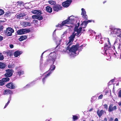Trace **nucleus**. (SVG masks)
I'll use <instances>...</instances> for the list:
<instances>
[{
    "instance_id": "obj_43",
    "label": "nucleus",
    "mask_w": 121,
    "mask_h": 121,
    "mask_svg": "<svg viewBox=\"0 0 121 121\" xmlns=\"http://www.w3.org/2000/svg\"><path fill=\"white\" fill-rule=\"evenodd\" d=\"M103 97V95L102 94H101L98 97V99H102Z\"/></svg>"
},
{
    "instance_id": "obj_35",
    "label": "nucleus",
    "mask_w": 121,
    "mask_h": 121,
    "mask_svg": "<svg viewBox=\"0 0 121 121\" xmlns=\"http://www.w3.org/2000/svg\"><path fill=\"white\" fill-rule=\"evenodd\" d=\"M25 34L30 32L31 31L30 30V29H25Z\"/></svg>"
},
{
    "instance_id": "obj_42",
    "label": "nucleus",
    "mask_w": 121,
    "mask_h": 121,
    "mask_svg": "<svg viewBox=\"0 0 121 121\" xmlns=\"http://www.w3.org/2000/svg\"><path fill=\"white\" fill-rule=\"evenodd\" d=\"M117 31V29H114L112 31V32L113 34H116V31Z\"/></svg>"
},
{
    "instance_id": "obj_9",
    "label": "nucleus",
    "mask_w": 121,
    "mask_h": 121,
    "mask_svg": "<svg viewBox=\"0 0 121 121\" xmlns=\"http://www.w3.org/2000/svg\"><path fill=\"white\" fill-rule=\"evenodd\" d=\"M77 25L75 26L74 28V31H76V32H78V34L80 33L81 34L82 33L81 32L82 29V27H80L79 28V29L78 28L80 25V23H77Z\"/></svg>"
},
{
    "instance_id": "obj_4",
    "label": "nucleus",
    "mask_w": 121,
    "mask_h": 121,
    "mask_svg": "<svg viewBox=\"0 0 121 121\" xmlns=\"http://www.w3.org/2000/svg\"><path fill=\"white\" fill-rule=\"evenodd\" d=\"M14 32L13 29L11 27H8L6 29L5 34L8 36H10L12 35V33H14Z\"/></svg>"
},
{
    "instance_id": "obj_47",
    "label": "nucleus",
    "mask_w": 121,
    "mask_h": 121,
    "mask_svg": "<svg viewBox=\"0 0 121 121\" xmlns=\"http://www.w3.org/2000/svg\"><path fill=\"white\" fill-rule=\"evenodd\" d=\"M117 55H118V54L117 53H116L115 54V53L114 54V55L113 56L114 57H115L116 58H118V57H117V56H116Z\"/></svg>"
},
{
    "instance_id": "obj_3",
    "label": "nucleus",
    "mask_w": 121,
    "mask_h": 121,
    "mask_svg": "<svg viewBox=\"0 0 121 121\" xmlns=\"http://www.w3.org/2000/svg\"><path fill=\"white\" fill-rule=\"evenodd\" d=\"M76 31H74L73 32L72 34L69 37V42H71L72 41L73 42L74 40V39L75 38V36H76L77 37H79L81 35V34H78V32L75 33Z\"/></svg>"
},
{
    "instance_id": "obj_61",
    "label": "nucleus",
    "mask_w": 121,
    "mask_h": 121,
    "mask_svg": "<svg viewBox=\"0 0 121 121\" xmlns=\"http://www.w3.org/2000/svg\"><path fill=\"white\" fill-rule=\"evenodd\" d=\"M17 3H20L21 4V3H22V2H21V1H18L17 2Z\"/></svg>"
},
{
    "instance_id": "obj_26",
    "label": "nucleus",
    "mask_w": 121,
    "mask_h": 121,
    "mask_svg": "<svg viewBox=\"0 0 121 121\" xmlns=\"http://www.w3.org/2000/svg\"><path fill=\"white\" fill-rule=\"evenodd\" d=\"M72 44V43H71V42H69V41L68 42V43L67 44V45H68V46L66 48V49L67 50H68L69 48H70V46Z\"/></svg>"
},
{
    "instance_id": "obj_31",
    "label": "nucleus",
    "mask_w": 121,
    "mask_h": 121,
    "mask_svg": "<svg viewBox=\"0 0 121 121\" xmlns=\"http://www.w3.org/2000/svg\"><path fill=\"white\" fill-rule=\"evenodd\" d=\"M82 13L81 15H82L83 14H86V12L85 10V9L83 8H82L81 9Z\"/></svg>"
},
{
    "instance_id": "obj_17",
    "label": "nucleus",
    "mask_w": 121,
    "mask_h": 121,
    "mask_svg": "<svg viewBox=\"0 0 121 121\" xmlns=\"http://www.w3.org/2000/svg\"><path fill=\"white\" fill-rule=\"evenodd\" d=\"M22 51H15L14 53V56L16 57H17L20 55L22 53Z\"/></svg>"
},
{
    "instance_id": "obj_40",
    "label": "nucleus",
    "mask_w": 121,
    "mask_h": 121,
    "mask_svg": "<svg viewBox=\"0 0 121 121\" xmlns=\"http://www.w3.org/2000/svg\"><path fill=\"white\" fill-rule=\"evenodd\" d=\"M38 15H33L32 16V18L33 19L36 18L37 19Z\"/></svg>"
},
{
    "instance_id": "obj_39",
    "label": "nucleus",
    "mask_w": 121,
    "mask_h": 121,
    "mask_svg": "<svg viewBox=\"0 0 121 121\" xmlns=\"http://www.w3.org/2000/svg\"><path fill=\"white\" fill-rule=\"evenodd\" d=\"M118 97L121 98V90H120L119 91Z\"/></svg>"
},
{
    "instance_id": "obj_62",
    "label": "nucleus",
    "mask_w": 121,
    "mask_h": 121,
    "mask_svg": "<svg viewBox=\"0 0 121 121\" xmlns=\"http://www.w3.org/2000/svg\"><path fill=\"white\" fill-rule=\"evenodd\" d=\"M114 81V80L113 79H112V80H111L110 81V82H113Z\"/></svg>"
},
{
    "instance_id": "obj_64",
    "label": "nucleus",
    "mask_w": 121,
    "mask_h": 121,
    "mask_svg": "<svg viewBox=\"0 0 121 121\" xmlns=\"http://www.w3.org/2000/svg\"><path fill=\"white\" fill-rule=\"evenodd\" d=\"M10 100H9L8 101V102H7V103H8V104H9V103H10Z\"/></svg>"
},
{
    "instance_id": "obj_18",
    "label": "nucleus",
    "mask_w": 121,
    "mask_h": 121,
    "mask_svg": "<svg viewBox=\"0 0 121 121\" xmlns=\"http://www.w3.org/2000/svg\"><path fill=\"white\" fill-rule=\"evenodd\" d=\"M3 54L6 55L7 56H11L13 55L11 51L10 50L6 51H5L3 52Z\"/></svg>"
},
{
    "instance_id": "obj_32",
    "label": "nucleus",
    "mask_w": 121,
    "mask_h": 121,
    "mask_svg": "<svg viewBox=\"0 0 121 121\" xmlns=\"http://www.w3.org/2000/svg\"><path fill=\"white\" fill-rule=\"evenodd\" d=\"M24 74V72L21 70L20 71L17 72V74L19 76L22 74Z\"/></svg>"
},
{
    "instance_id": "obj_16",
    "label": "nucleus",
    "mask_w": 121,
    "mask_h": 121,
    "mask_svg": "<svg viewBox=\"0 0 121 121\" xmlns=\"http://www.w3.org/2000/svg\"><path fill=\"white\" fill-rule=\"evenodd\" d=\"M93 22V23L95 22V21L93 20H88L87 21H83V22L81 24H84V25L85 27H86L87 24L89 23L90 22Z\"/></svg>"
},
{
    "instance_id": "obj_52",
    "label": "nucleus",
    "mask_w": 121,
    "mask_h": 121,
    "mask_svg": "<svg viewBox=\"0 0 121 121\" xmlns=\"http://www.w3.org/2000/svg\"><path fill=\"white\" fill-rule=\"evenodd\" d=\"M8 67L9 68H12V66L10 65H8Z\"/></svg>"
},
{
    "instance_id": "obj_36",
    "label": "nucleus",
    "mask_w": 121,
    "mask_h": 121,
    "mask_svg": "<svg viewBox=\"0 0 121 121\" xmlns=\"http://www.w3.org/2000/svg\"><path fill=\"white\" fill-rule=\"evenodd\" d=\"M24 25L26 26H30V24L29 22H25L24 23Z\"/></svg>"
},
{
    "instance_id": "obj_6",
    "label": "nucleus",
    "mask_w": 121,
    "mask_h": 121,
    "mask_svg": "<svg viewBox=\"0 0 121 121\" xmlns=\"http://www.w3.org/2000/svg\"><path fill=\"white\" fill-rule=\"evenodd\" d=\"M6 73L4 74L5 77H10L12 76L13 75V70L12 69H7L5 70Z\"/></svg>"
},
{
    "instance_id": "obj_5",
    "label": "nucleus",
    "mask_w": 121,
    "mask_h": 121,
    "mask_svg": "<svg viewBox=\"0 0 121 121\" xmlns=\"http://www.w3.org/2000/svg\"><path fill=\"white\" fill-rule=\"evenodd\" d=\"M108 45L107 43H105L104 45V54L105 55H107V53L106 52L107 50L109 49V48H110L111 47V43H110L109 40L108 38Z\"/></svg>"
},
{
    "instance_id": "obj_60",
    "label": "nucleus",
    "mask_w": 121,
    "mask_h": 121,
    "mask_svg": "<svg viewBox=\"0 0 121 121\" xmlns=\"http://www.w3.org/2000/svg\"><path fill=\"white\" fill-rule=\"evenodd\" d=\"M104 120L105 121H107V119L106 117L104 118Z\"/></svg>"
},
{
    "instance_id": "obj_55",
    "label": "nucleus",
    "mask_w": 121,
    "mask_h": 121,
    "mask_svg": "<svg viewBox=\"0 0 121 121\" xmlns=\"http://www.w3.org/2000/svg\"><path fill=\"white\" fill-rule=\"evenodd\" d=\"M33 21L35 22V23H37L38 22V21L37 20H36L35 19H34L33 20Z\"/></svg>"
},
{
    "instance_id": "obj_58",
    "label": "nucleus",
    "mask_w": 121,
    "mask_h": 121,
    "mask_svg": "<svg viewBox=\"0 0 121 121\" xmlns=\"http://www.w3.org/2000/svg\"><path fill=\"white\" fill-rule=\"evenodd\" d=\"M114 121H118V119L117 118H116L115 119Z\"/></svg>"
},
{
    "instance_id": "obj_45",
    "label": "nucleus",
    "mask_w": 121,
    "mask_h": 121,
    "mask_svg": "<svg viewBox=\"0 0 121 121\" xmlns=\"http://www.w3.org/2000/svg\"><path fill=\"white\" fill-rule=\"evenodd\" d=\"M104 108H105L106 109H107L108 108V106L107 104H105L103 105Z\"/></svg>"
},
{
    "instance_id": "obj_10",
    "label": "nucleus",
    "mask_w": 121,
    "mask_h": 121,
    "mask_svg": "<svg viewBox=\"0 0 121 121\" xmlns=\"http://www.w3.org/2000/svg\"><path fill=\"white\" fill-rule=\"evenodd\" d=\"M72 2L71 0H67L63 2L62 4L63 7H67L69 6Z\"/></svg>"
},
{
    "instance_id": "obj_53",
    "label": "nucleus",
    "mask_w": 121,
    "mask_h": 121,
    "mask_svg": "<svg viewBox=\"0 0 121 121\" xmlns=\"http://www.w3.org/2000/svg\"><path fill=\"white\" fill-rule=\"evenodd\" d=\"M30 86V84H27L25 86V87H29Z\"/></svg>"
},
{
    "instance_id": "obj_41",
    "label": "nucleus",
    "mask_w": 121,
    "mask_h": 121,
    "mask_svg": "<svg viewBox=\"0 0 121 121\" xmlns=\"http://www.w3.org/2000/svg\"><path fill=\"white\" fill-rule=\"evenodd\" d=\"M22 14H19L18 15H17V17L18 18H21L22 17H23V16H21Z\"/></svg>"
},
{
    "instance_id": "obj_46",
    "label": "nucleus",
    "mask_w": 121,
    "mask_h": 121,
    "mask_svg": "<svg viewBox=\"0 0 121 121\" xmlns=\"http://www.w3.org/2000/svg\"><path fill=\"white\" fill-rule=\"evenodd\" d=\"M46 78H45V77L44 78H43L42 79V82H43V83H44V82L45 81L46 79Z\"/></svg>"
},
{
    "instance_id": "obj_7",
    "label": "nucleus",
    "mask_w": 121,
    "mask_h": 121,
    "mask_svg": "<svg viewBox=\"0 0 121 121\" xmlns=\"http://www.w3.org/2000/svg\"><path fill=\"white\" fill-rule=\"evenodd\" d=\"M56 59V57H53L51 58H49L48 59H47L46 61L44 63V64L46 65L48 64L52 63V65H53Z\"/></svg>"
},
{
    "instance_id": "obj_27",
    "label": "nucleus",
    "mask_w": 121,
    "mask_h": 121,
    "mask_svg": "<svg viewBox=\"0 0 121 121\" xmlns=\"http://www.w3.org/2000/svg\"><path fill=\"white\" fill-rule=\"evenodd\" d=\"M55 67H56L55 65H51L50 68L49 70H51V71L52 72V71L54 70L55 69Z\"/></svg>"
},
{
    "instance_id": "obj_1",
    "label": "nucleus",
    "mask_w": 121,
    "mask_h": 121,
    "mask_svg": "<svg viewBox=\"0 0 121 121\" xmlns=\"http://www.w3.org/2000/svg\"><path fill=\"white\" fill-rule=\"evenodd\" d=\"M83 46V45H82L79 46V45L78 43H77L75 45H72L68 50L69 52L71 53V54H70V55L71 56L74 54H77L76 52L78 50L79 48H80L79 49L81 51L82 49V48H81V47Z\"/></svg>"
},
{
    "instance_id": "obj_20",
    "label": "nucleus",
    "mask_w": 121,
    "mask_h": 121,
    "mask_svg": "<svg viewBox=\"0 0 121 121\" xmlns=\"http://www.w3.org/2000/svg\"><path fill=\"white\" fill-rule=\"evenodd\" d=\"M27 38V37L26 35H22L19 38L18 40L20 41H22L23 40L26 39Z\"/></svg>"
},
{
    "instance_id": "obj_23",
    "label": "nucleus",
    "mask_w": 121,
    "mask_h": 121,
    "mask_svg": "<svg viewBox=\"0 0 121 121\" xmlns=\"http://www.w3.org/2000/svg\"><path fill=\"white\" fill-rule=\"evenodd\" d=\"M116 35H117V36L120 35V36L121 37V32L120 29H117Z\"/></svg>"
},
{
    "instance_id": "obj_49",
    "label": "nucleus",
    "mask_w": 121,
    "mask_h": 121,
    "mask_svg": "<svg viewBox=\"0 0 121 121\" xmlns=\"http://www.w3.org/2000/svg\"><path fill=\"white\" fill-rule=\"evenodd\" d=\"M9 47L11 48H13V44H11L10 45Z\"/></svg>"
},
{
    "instance_id": "obj_56",
    "label": "nucleus",
    "mask_w": 121,
    "mask_h": 121,
    "mask_svg": "<svg viewBox=\"0 0 121 121\" xmlns=\"http://www.w3.org/2000/svg\"><path fill=\"white\" fill-rule=\"evenodd\" d=\"M8 105V103H6L4 107V108H5Z\"/></svg>"
},
{
    "instance_id": "obj_2",
    "label": "nucleus",
    "mask_w": 121,
    "mask_h": 121,
    "mask_svg": "<svg viewBox=\"0 0 121 121\" xmlns=\"http://www.w3.org/2000/svg\"><path fill=\"white\" fill-rule=\"evenodd\" d=\"M70 17H68V18L63 21L61 24H58L56 26V27H59L60 28L62 27L65 24H68L71 22V21L73 22L74 21L73 19H71L70 18Z\"/></svg>"
},
{
    "instance_id": "obj_29",
    "label": "nucleus",
    "mask_w": 121,
    "mask_h": 121,
    "mask_svg": "<svg viewBox=\"0 0 121 121\" xmlns=\"http://www.w3.org/2000/svg\"><path fill=\"white\" fill-rule=\"evenodd\" d=\"M82 17L85 20H87L88 17L86 14L82 15Z\"/></svg>"
},
{
    "instance_id": "obj_22",
    "label": "nucleus",
    "mask_w": 121,
    "mask_h": 121,
    "mask_svg": "<svg viewBox=\"0 0 121 121\" xmlns=\"http://www.w3.org/2000/svg\"><path fill=\"white\" fill-rule=\"evenodd\" d=\"M46 9V11L49 13H51L52 11V8L49 6H47Z\"/></svg>"
},
{
    "instance_id": "obj_38",
    "label": "nucleus",
    "mask_w": 121,
    "mask_h": 121,
    "mask_svg": "<svg viewBox=\"0 0 121 121\" xmlns=\"http://www.w3.org/2000/svg\"><path fill=\"white\" fill-rule=\"evenodd\" d=\"M52 72L51 71H50L45 76V78H47V77L49 76L50 74Z\"/></svg>"
},
{
    "instance_id": "obj_15",
    "label": "nucleus",
    "mask_w": 121,
    "mask_h": 121,
    "mask_svg": "<svg viewBox=\"0 0 121 121\" xmlns=\"http://www.w3.org/2000/svg\"><path fill=\"white\" fill-rule=\"evenodd\" d=\"M25 29L22 28L18 30L17 33L18 35H21L25 34Z\"/></svg>"
},
{
    "instance_id": "obj_37",
    "label": "nucleus",
    "mask_w": 121,
    "mask_h": 121,
    "mask_svg": "<svg viewBox=\"0 0 121 121\" xmlns=\"http://www.w3.org/2000/svg\"><path fill=\"white\" fill-rule=\"evenodd\" d=\"M4 13V12L3 10L0 9V15H3Z\"/></svg>"
},
{
    "instance_id": "obj_14",
    "label": "nucleus",
    "mask_w": 121,
    "mask_h": 121,
    "mask_svg": "<svg viewBox=\"0 0 121 121\" xmlns=\"http://www.w3.org/2000/svg\"><path fill=\"white\" fill-rule=\"evenodd\" d=\"M31 13L34 14H36L37 15H41L42 14V12L40 10H35L32 11Z\"/></svg>"
},
{
    "instance_id": "obj_50",
    "label": "nucleus",
    "mask_w": 121,
    "mask_h": 121,
    "mask_svg": "<svg viewBox=\"0 0 121 121\" xmlns=\"http://www.w3.org/2000/svg\"><path fill=\"white\" fill-rule=\"evenodd\" d=\"M113 119L111 117L110 118L109 121H113Z\"/></svg>"
},
{
    "instance_id": "obj_11",
    "label": "nucleus",
    "mask_w": 121,
    "mask_h": 121,
    "mask_svg": "<svg viewBox=\"0 0 121 121\" xmlns=\"http://www.w3.org/2000/svg\"><path fill=\"white\" fill-rule=\"evenodd\" d=\"M113 104H110L109 106L108 111L109 112H111L114 110H116L117 109V106L115 105L113 106Z\"/></svg>"
},
{
    "instance_id": "obj_25",
    "label": "nucleus",
    "mask_w": 121,
    "mask_h": 121,
    "mask_svg": "<svg viewBox=\"0 0 121 121\" xmlns=\"http://www.w3.org/2000/svg\"><path fill=\"white\" fill-rule=\"evenodd\" d=\"M48 3L51 5H55L56 3V2L53 0H50L48 1Z\"/></svg>"
},
{
    "instance_id": "obj_12",
    "label": "nucleus",
    "mask_w": 121,
    "mask_h": 121,
    "mask_svg": "<svg viewBox=\"0 0 121 121\" xmlns=\"http://www.w3.org/2000/svg\"><path fill=\"white\" fill-rule=\"evenodd\" d=\"M5 86L11 89H14L16 87L15 85L12 82H10L7 83Z\"/></svg>"
},
{
    "instance_id": "obj_24",
    "label": "nucleus",
    "mask_w": 121,
    "mask_h": 121,
    "mask_svg": "<svg viewBox=\"0 0 121 121\" xmlns=\"http://www.w3.org/2000/svg\"><path fill=\"white\" fill-rule=\"evenodd\" d=\"M2 79L4 81V83L5 82L9 81L10 80V78L8 77L4 78Z\"/></svg>"
},
{
    "instance_id": "obj_33",
    "label": "nucleus",
    "mask_w": 121,
    "mask_h": 121,
    "mask_svg": "<svg viewBox=\"0 0 121 121\" xmlns=\"http://www.w3.org/2000/svg\"><path fill=\"white\" fill-rule=\"evenodd\" d=\"M43 19L42 16L40 15H38L37 19L39 20H42Z\"/></svg>"
},
{
    "instance_id": "obj_57",
    "label": "nucleus",
    "mask_w": 121,
    "mask_h": 121,
    "mask_svg": "<svg viewBox=\"0 0 121 121\" xmlns=\"http://www.w3.org/2000/svg\"><path fill=\"white\" fill-rule=\"evenodd\" d=\"M93 110V108H91L89 110V112H90L92 111Z\"/></svg>"
},
{
    "instance_id": "obj_44",
    "label": "nucleus",
    "mask_w": 121,
    "mask_h": 121,
    "mask_svg": "<svg viewBox=\"0 0 121 121\" xmlns=\"http://www.w3.org/2000/svg\"><path fill=\"white\" fill-rule=\"evenodd\" d=\"M3 28V26L0 24V31H2Z\"/></svg>"
},
{
    "instance_id": "obj_13",
    "label": "nucleus",
    "mask_w": 121,
    "mask_h": 121,
    "mask_svg": "<svg viewBox=\"0 0 121 121\" xmlns=\"http://www.w3.org/2000/svg\"><path fill=\"white\" fill-rule=\"evenodd\" d=\"M13 93L12 91L8 89L5 90L3 92L4 95H8L9 94L11 95Z\"/></svg>"
},
{
    "instance_id": "obj_28",
    "label": "nucleus",
    "mask_w": 121,
    "mask_h": 121,
    "mask_svg": "<svg viewBox=\"0 0 121 121\" xmlns=\"http://www.w3.org/2000/svg\"><path fill=\"white\" fill-rule=\"evenodd\" d=\"M73 121H75L78 119V117L76 115H73Z\"/></svg>"
},
{
    "instance_id": "obj_48",
    "label": "nucleus",
    "mask_w": 121,
    "mask_h": 121,
    "mask_svg": "<svg viewBox=\"0 0 121 121\" xmlns=\"http://www.w3.org/2000/svg\"><path fill=\"white\" fill-rule=\"evenodd\" d=\"M3 37L0 35V41H2L3 40Z\"/></svg>"
},
{
    "instance_id": "obj_30",
    "label": "nucleus",
    "mask_w": 121,
    "mask_h": 121,
    "mask_svg": "<svg viewBox=\"0 0 121 121\" xmlns=\"http://www.w3.org/2000/svg\"><path fill=\"white\" fill-rule=\"evenodd\" d=\"M4 84V82L2 79L0 80V86H2Z\"/></svg>"
},
{
    "instance_id": "obj_21",
    "label": "nucleus",
    "mask_w": 121,
    "mask_h": 121,
    "mask_svg": "<svg viewBox=\"0 0 121 121\" xmlns=\"http://www.w3.org/2000/svg\"><path fill=\"white\" fill-rule=\"evenodd\" d=\"M6 66L5 63L2 62H0V68L3 69Z\"/></svg>"
},
{
    "instance_id": "obj_59",
    "label": "nucleus",
    "mask_w": 121,
    "mask_h": 121,
    "mask_svg": "<svg viewBox=\"0 0 121 121\" xmlns=\"http://www.w3.org/2000/svg\"><path fill=\"white\" fill-rule=\"evenodd\" d=\"M20 14H22L21 16H23V17L25 15H24V13H23V14L22 13H20Z\"/></svg>"
},
{
    "instance_id": "obj_8",
    "label": "nucleus",
    "mask_w": 121,
    "mask_h": 121,
    "mask_svg": "<svg viewBox=\"0 0 121 121\" xmlns=\"http://www.w3.org/2000/svg\"><path fill=\"white\" fill-rule=\"evenodd\" d=\"M54 11L58 12L62 9V8L61 6L58 4H55L52 7Z\"/></svg>"
},
{
    "instance_id": "obj_63",
    "label": "nucleus",
    "mask_w": 121,
    "mask_h": 121,
    "mask_svg": "<svg viewBox=\"0 0 121 121\" xmlns=\"http://www.w3.org/2000/svg\"><path fill=\"white\" fill-rule=\"evenodd\" d=\"M44 53V52H43V53H42V54H41V58H43V54Z\"/></svg>"
},
{
    "instance_id": "obj_19",
    "label": "nucleus",
    "mask_w": 121,
    "mask_h": 121,
    "mask_svg": "<svg viewBox=\"0 0 121 121\" xmlns=\"http://www.w3.org/2000/svg\"><path fill=\"white\" fill-rule=\"evenodd\" d=\"M97 112L99 117H100L102 114L104 113V111L103 110H99L98 109L97 111Z\"/></svg>"
},
{
    "instance_id": "obj_51",
    "label": "nucleus",
    "mask_w": 121,
    "mask_h": 121,
    "mask_svg": "<svg viewBox=\"0 0 121 121\" xmlns=\"http://www.w3.org/2000/svg\"><path fill=\"white\" fill-rule=\"evenodd\" d=\"M121 47V45L120 44H119L118 45V48L119 49H120Z\"/></svg>"
},
{
    "instance_id": "obj_34",
    "label": "nucleus",
    "mask_w": 121,
    "mask_h": 121,
    "mask_svg": "<svg viewBox=\"0 0 121 121\" xmlns=\"http://www.w3.org/2000/svg\"><path fill=\"white\" fill-rule=\"evenodd\" d=\"M4 59L3 55L1 53H0V60H3Z\"/></svg>"
},
{
    "instance_id": "obj_54",
    "label": "nucleus",
    "mask_w": 121,
    "mask_h": 121,
    "mask_svg": "<svg viewBox=\"0 0 121 121\" xmlns=\"http://www.w3.org/2000/svg\"><path fill=\"white\" fill-rule=\"evenodd\" d=\"M118 104L119 105V106H121V102H119L118 103Z\"/></svg>"
}]
</instances>
